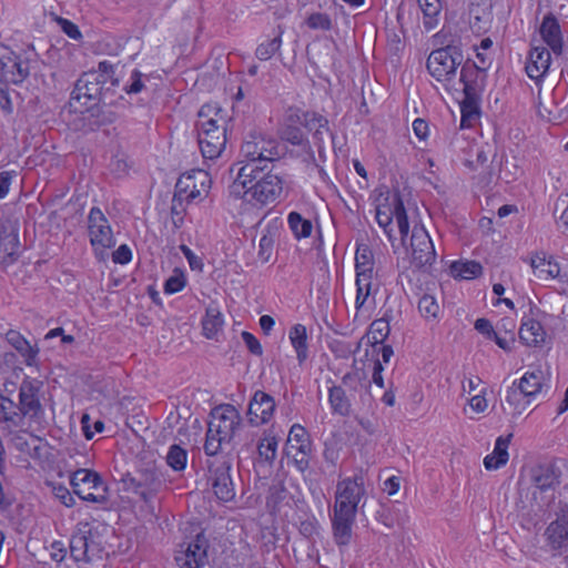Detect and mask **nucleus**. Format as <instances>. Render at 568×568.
Instances as JSON below:
<instances>
[{
    "instance_id": "1",
    "label": "nucleus",
    "mask_w": 568,
    "mask_h": 568,
    "mask_svg": "<svg viewBox=\"0 0 568 568\" xmlns=\"http://www.w3.org/2000/svg\"><path fill=\"white\" fill-rule=\"evenodd\" d=\"M375 220L393 247L397 241L394 230V220L396 221L400 242L410 258V266L424 270L435 263L436 251L426 229L415 225L409 234L408 215L399 194L387 195L378 202L375 209Z\"/></svg>"
},
{
    "instance_id": "2",
    "label": "nucleus",
    "mask_w": 568,
    "mask_h": 568,
    "mask_svg": "<svg viewBox=\"0 0 568 568\" xmlns=\"http://www.w3.org/2000/svg\"><path fill=\"white\" fill-rule=\"evenodd\" d=\"M286 181L272 165L242 164L231 186V193L244 202L265 207L281 200Z\"/></svg>"
},
{
    "instance_id": "3",
    "label": "nucleus",
    "mask_w": 568,
    "mask_h": 568,
    "mask_svg": "<svg viewBox=\"0 0 568 568\" xmlns=\"http://www.w3.org/2000/svg\"><path fill=\"white\" fill-rule=\"evenodd\" d=\"M365 494L362 475L346 477L337 483L332 516L333 538L337 546H347L351 542L358 505Z\"/></svg>"
},
{
    "instance_id": "4",
    "label": "nucleus",
    "mask_w": 568,
    "mask_h": 568,
    "mask_svg": "<svg viewBox=\"0 0 568 568\" xmlns=\"http://www.w3.org/2000/svg\"><path fill=\"white\" fill-rule=\"evenodd\" d=\"M550 388V373L541 364L531 365L520 378L513 381L505 400L514 416L521 415L540 395Z\"/></svg>"
},
{
    "instance_id": "5",
    "label": "nucleus",
    "mask_w": 568,
    "mask_h": 568,
    "mask_svg": "<svg viewBox=\"0 0 568 568\" xmlns=\"http://www.w3.org/2000/svg\"><path fill=\"white\" fill-rule=\"evenodd\" d=\"M226 114L216 103H205L199 111V145L205 159H217L226 145Z\"/></svg>"
},
{
    "instance_id": "6",
    "label": "nucleus",
    "mask_w": 568,
    "mask_h": 568,
    "mask_svg": "<svg viewBox=\"0 0 568 568\" xmlns=\"http://www.w3.org/2000/svg\"><path fill=\"white\" fill-rule=\"evenodd\" d=\"M326 123L323 115L315 111L304 110L300 106H287L280 121L281 138L293 145H301L307 133Z\"/></svg>"
},
{
    "instance_id": "7",
    "label": "nucleus",
    "mask_w": 568,
    "mask_h": 568,
    "mask_svg": "<svg viewBox=\"0 0 568 568\" xmlns=\"http://www.w3.org/2000/svg\"><path fill=\"white\" fill-rule=\"evenodd\" d=\"M105 84L106 61H100L99 71H88L79 78L72 91V99L80 102L85 111L91 112L104 101Z\"/></svg>"
},
{
    "instance_id": "8",
    "label": "nucleus",
    "mask_w": 568,
    "mask_h": 568,
    "mask_svg": "<svg viewBox=\"0 0 568 568\" xmlns=\"http://www.w3.org/2000/svg\"><path fill=\"white\" fill-rule=\"evenodd\" d=\"M462 62V52L456 47L447 45L430 52L426 61V68L432 78L439 82L448 93Z\"/></svg>"
},
{
    "instance_id": "9",
    "label": "nucleus",
    "mask_w": 568,
    "mask_h": 568,
    "mask_svg": "<svg viewBox=\"0 0 568 568\" xmlns=\"http://www.w3.org/2000/svg\"><path fill=\"white\" fill-rule=\"evenodd\" d=\"M245 159L243 164L253 163L257 166L272 165L281 158L280 143L262 134H251L241 146Z\"/></svg>"
},
{
    "instance_id": "10",
    "label": "nucleus",
    "mask_w": 568,
    "mask_h": 568,
    "mask_svg": "<svg viewBox=\"0 0 568 568\" xmlns=\"http://www.w3.org/2000/svg\"><path fill=\"white\" fill-rule=\"evenodd\" d=\"M529 265L538 280L568 285V261L562 263L546 251H536L530 254Z\"/></svg>"
},
{
    "instance_id": "11",
    "label": "nucleus",
    "mask_w": 568,
    "mask_h": 568,
    "mask_svg": "<svg viewBox=\"0 0 568 568\" xmlns=\"http://www.w3.org/2000/svg\"><path fill=\"white\" fill-rule=\"evenodd\" d=\"M42 388L43 382L38 378L27 376L22 379L19 388V405H17V410L20 414V423L23 417L38 419L42 416Z\"/></svg>"
},
{
    "instance_id": "12",
    "label": "nucleus",
    "mask_w": 568,
    "mask_h": 568,
    "mask_svg": "<svg viewBox=\"0 0 568 568\" xmlns=\"http://www.w3.org/2000/svg\"><path fill=\"white\" fill-rule=\"evenodd\" d=\"M390 316L386 313L379 317L374 320L366 333L368 347L366 348V356L374 357L375 355H381L385 363H389L392 356L394 355L393 347L388 344H385L386 338L390 333Z\"/></svg>"
},
{
    "instance_id": "13",
    "label": "nucleus",
    "mask_w": 568,
    "mask_h": 568,
    "mask_svg": "<svg viewBox=\"0 0 568 568\" xmlns=\"http://www.w3.org/2000/svg\"><path fill=\"white\" fill-rule=\"evenodd\" d=\"M545 313L538 307H530L524 313L518 331L519 341L528 347H541L547 338L544 325Z\"/></svg>"
},
{
    "instance_id": "14",
    "label": "nucleus",
    "mask_w": 568,
    "mask_h": 568,
    "mask_svg": "<svg viewBox=\"0 0 568 568\" xmlns=\"http://www.w3.org/2000/svg\"><path fill=\"white\" fill-rule=\"evenodd\" d=\"M70 485L73 493L84 501L101 503L104 497L97 495L102 485V477L99 473L88 468H79L70 473Z\"/></svg>"
},
{
    "instance_id": "15",
    "label": "nucleus",
    "mask_w": 568,
    "mask_h": 568,
    "mask_svg": "<svg viewBox=\"0 0 568 568\" xmlns=\"http://www.w3.org/2000/svg\"><path fill=\"white\" fill-rule=\"evenodd\" d=\"M212 184L209 172L204 170H192L183 173L176 182V192L185 201L192 202L206 196Z\"/></svg>"
},
{
    "instance_id": "16",
    "label": "nucleus",
    "mask_w": 568,
    "mask_h": 568,
    "mask_svg": "<svg viewBox=\"0 0 568 568\" xmlns=\"http://www.w3.org/2000/svg\"><path fill=\"white\" fill-rule=\"evenodd\" d=\"M286 453L300 469L308 465L312 453V440L307 429L301 424H293L290 428Z\"/></svg>"
},
{
    "instance_id": "17",
    "label": "nucleus",
    "mask_w": 568,
    "mask_h": 568,
    "mask_svg": "<svg viewBox=\"0 0 568 568\" xmlns=\"http://www.w3.org/2000/svg\"><path fill=\"white\" fill-rule=\"evenodd\" d=\"M209 542L203 532H199L176 551L175 561L180 568H201L207 560Z\"/></svg>"
},
{
    "instance_id": "18",
    "label": "nucleus",
    "mask_w": 568,
    "mask_h": 568,
    "mask_svg": "<svg viewBox=\"0 0 568 568\" xmlns=\"http://www.w3.org/2000/svg\"><path fill=\"white\" fill-rule=\"evenodd\" d=\"M241 424V416L237 409L231 404L215 407L211 413L209 426L211 432H216L223 439H232L235 430Z\"/></svg>"
},
{
    "instance_id": "19",
    "label": "nucleus",
    "mask_w": 568,
    "mask_h": 568,
    "mask_svg": "<svg viewBox=\"0 0 568 568\" xmlns=\"http://www.w3.org/2000/svg\"><path fill=\"white\" fill-rule=\"evenodd\" d=\"M484 72L485 71L478 68L475 62H462L460 70L459 72L457 71V75L454 77L448 94L453 97L464 95L470 98L475 94L478 88V80L483 77Z\"/></svg>"
},
{
    "instance_id": "20",
    "label": "nucleus",
    "mask_w": 568,
    "mask_h": 568,
    "mask_svg": "<svg viewBox=\"0 0 568 568\" xmlns=\"http://www.w3.org/2000/svg\"><path fill=\"white\" fill-rule=\"evenodd\" d=\"M88 234L99 261L106 260V217L99 207H92L88 216Z\"/></svg>"
},
{
    "instance_id": "21",
    "label": "nucleus",
    "mask_w": 568,
    "mask_h": 568,
    "mask_svg": "<svg viewBox=\"0 0 568 568\" xmlns=\"http://www.w3.org/2000/svg\"><path fill=\"white\" fill-rule=\"evenodd\" d=\"M28 75V63L19 54L8 51L0 57V84H20Z\"/></svg>"
},
{
    "instance_id": "22",
    "label": "nucleus",
    "mask_w": 568,
    "mask_h": 568,
    "mask_svg": "<svg viewBox=\"0 0 568 568\" xmlns=\"http://www.w3.org/2000/svg\"><path fill=\"white\" fill-rule=\"evenodd\" d=\"M275 409V399L263 390H256L248 404V422L253 426L267 424L273 419Z\"/></svg>"
},
{
    "instance_id": "23",
    "label": "nucleus",
    "mask_w": 568,
    "mask_h": 568,
    "mask_svg": "<svg viewBox=\"0 0 568 568\" xmlns=\"http://www.w3.org/2000/svg\"><path fill=\"white\" fill-rule=\"evenodd\" d=\"M375 274H355V318L375 305V295L378 292V284L374 282Z\"/></svg>"
},
{
    "instance_id": "24",
    "label": "nucleus",
    "mask_w": 568,
    "mask_h": 568,
    "mask_svg": "<svg viewBox=\"0 0 568 568\" xmlns=\"http://www.w3.org/2000/svg\"><path fill=\"white\" fill-rule=\"evenodd\" d=\"M510 327L505 328L504 332L496 331L491 322L485 317L475 321V329L483 335L487 341H493L496 345L505 352H510L515 343V324L509 322Z\"/></svg>"
},
{
    "instance_id": "25",
    "label": "nucleus",
    "mask_w": 568,
    "mask_h": 568,
    "mask_svg": "<svg viewBox=\"0 0 568 568\" xmlns=\"http://www.w3.org/2000/svg\"><path fill=\"white\" fill-rule=\"evenodd\" d=\"M551 63V54L545 47H532L528 53L525 70L532 81L536 83L544 80L549 71Z\"/></svg>"
},
{
    "instance_id": "26",
    "label": "nucleus",
    "mask_w": 568,
    "mask_h": 568,
    "mask_svg": "<svg viewBox=\"0 0 568 568\" xmlns=\"http://www.w3.org/2000/svg\"><path fill=\"white\" fill-rule=\"evenodd\" d=\"M225 324L224 315L217 303H210L201 318L202 334L207 339H214L223 331Z\"/></svg>"
},
{
    "instance_id": "27",
    "label": "nucleus",
    "mask_w": 568,
    "mask_h": 568,
    "mask_svg": "<svg viewBox=\"0 0 568 568\" xmlns=\"http://www.w3.org/2000/svg\"><path fill=\"white\" fill-rule=\"evenodd\" d=\"M513 438V434L506 436H499L495 440L494 449L490 454L484 458V467L488 471L498 470L506 466L509 460V446Z\"/></svg>"
},
{
    "instance_id": "28",
    "label": "nucleus",
    "mask_w": 568,
    "mask_h": 568,
    "mask_svg": "<svg viewBox=\"0 0 568 568\" xmlns=\"http://www.w3.org/2000/svg\"><path fill=\"white\" fill-rule=\"evenodd\" d=\"M288 341L300 365H303L310 355V336L306 325L293 324L288 329Z\"/></svg>"
},
{
    "instance_id": "29",
    "label": "nucleus",
    "mask_w": 568,
    "mask_h": 568,
    "mask_svg": "<svg viewBox=\"0 0 568 568\" xmlns=\"http://www.w3.org/2000/svg\"><path fill=\"white\" fill-rule=\"evenodd\" d=\"M544 42L551 49L555 54L562 52V33L559 22L552 14L544 17L539 29Z\"/></svg>"
},
{
    "instance_id": "30",
    "label": "nucleus",
    "mask_w": 568,
    "mask_h": 568,
    "mask_svg": "<svg viewBox=\"0 0 568 568\" xmlns=\"http://www.w3.org/2000/svg\"><path fill=\"white\" fill-rule=\"evenodd\" d=\"M7 342L20 354L27 366L37 365L39 348L17 329H9L6 333Z\"/></svg>"
},
{
    "instance_id": "31",
    "label": "nucleus",
    "mask_w": 568,
    "mask_h": 568,
    "mask_svg": "<svg viewBox=\"0 0 568 568\" xmlns=\"http://www.w3.org/2000/svg\"><path fill=\"white\" fill-rule=\"evenodd\" d=\"M327 402L331 413L342 417H347L352 413V400L346 390L341 385L327 387Z\"/></svg>"
},
{
    "instance_id": "32",
    "label": "nucleus",
    "mask_w": 568,
    "mask_h": 568,
    "mask_svg": "<svg viewBox=\"0 0 568 568\" xmlns=\"http://www.w3.org/2000/svg\"><path fill=\"white\" fill-rule=\"evenodd\" d=\"M278 219H274L266 226V232L262 234L258 242L257 258L262 263H267L273 256L276 241V231L281 225Z\"/></svg>"
},
{
    "instance_id": "33",
    "label": "nucleus",
    "mask_w": 568,
    "mask_h": 568,
    "mask_svg": "<svg viewBox=\"0 0 568 568\" xmlns=\"http://www.w3.org/2000/svg\"><path fill=\"white\" fill-rule=\"evenodd\" d=\"M449 274L455 280L471 281L483 274V265L474 260L454 261L449 265Z\"/></svg>"
},
{
    "instance_id": "34",
    "label": "nucleus",
    "mask_w": 568,
    "mask_h": 568,
    "mask_svg": "<svg viewBox=\"0 0 568 568\" xmlns=\"http://www.w3.org/2000/svg\"><path fill=\"white\" fill-rule=\"evenodd\" d=\"M355 274H375V256L372 247L364 242H356Z\"/></svg>"
},
{
    "instance_id": "35",
    "label": "nucleus",
    "mask_w": 568,
    "mask_h": 568,
    "mask_svg": "<svg viewBox=\"0 0 568 568\" xmlns=\"http://www.w3.org/2000/svg\"><path fill=\"white\" fill-rule=\"evenodd\" d=\"M546 537L552 549H560L568 540V517L562 516L551 521L546 529Z\"/></svg>"
},
{
    "instance_id": "36",
    "label": "nucleus",
    "mask_w": 568,
    "mask_h": 568,
    "mask_svg": "<svg viewBox=\"0 0 568 568\" xmlns=\"http://www.w3.org/2000/svg\"><path fill=\"white\" fill-rule=\"evenodd\" d=\"M277 448L278 438L275 433L265 430L257 442L258 458L266 464H272L277 456Z\"/></svg>"
},
{
    "instance_id": "37",
    "label": "nucleus",
    "mask_w": 568,
    "mask_h": 568,
    "mask_svg": "<svg viewBox=\"0 0 568 568\" xmlns=\"http://www.w3.org/2000/svg\"><path fill=\"white\" fill-rule=\"evenodd\" d=\"M287 225L297 241L311 237L313 233V223L311 220L305 219L301 213L291 211L287 214Z\"/></svg>"
},
{
    "instance_id": "38",
    "label": "nucleus",
    "mask_w": 568,
    "mask_h": 568,
    "mask_svg": "<svg viewBox=\"0 0 568 568\" xmlns=\"http://www.w3.org/2000/svg\"><path fill=\"white\" fill-rule=\"evenodd\" d=\"M423 12V24L426 31L435 29L439 23L442 0H417Z\"/></svg>"
},
{
    "instance_id": "39",
    "label": "nucleus",
    "mask_w": 568,
    "mask_h": 568,
    "mask_svg": "<svg viewBox=\"0 0 568 568\" xmlns=\"http://www.w3.org/2000/svg\"><path fill=\"white\" fill-rule=\"evenodd\" d=\"M420 316L428 323H438L442 318V307L432 294H424L417 304Z\"/></svg>"
},
{
    "instance_id": "40",
    "label": "nucleus",
    "mask_w": 568,
    "mask_h": 568,
    "mask_svg": "<svg viewBox=\"0 0 568 568\" xmlns=\"http://www.w3.org/2000/svg\"><path fill=\"white\" fill-rule=\"evenodd\" d=\"M212 489L216 498L224 503L232 500L235 496L232 478L227 471L215 474Z\"/></svg>"
},
{
    "instance_id": "41",
    "label": "nucleus",
    "mask_w": 568,
    "mask_h": 568,
    "mask_svg": "<svg viewBox=\"0 0 568 568\" xmlns=\"http://www.w3.org/2000/svg\"><path fill=\"white\" fill-rule=\"evenodd\" d=\"M187 450L178 444L169 447L165 460L168 466L174 471H184L187 465Z\"/></svg>"
},
{
    "instance_id": "42",
    "label": "nucleus",
    "mask_w": 568,
    "mask_h": 568,
    "mask_svg": "<svg viewBox=\"0 0 568 568\" xmlns=\"http://www.w3.org/2000/svg\"><path fill=\"white\" fill-rule=\"evenodd\" d=\"M283 30L280 29L277 36L266 42L257 45L255 55L261 61L270 60L282 47Z\"/></svg>"
},
{
    "instance_id": "43",
    "label": "nucleus",
    "mask_w": 568,
    "mask_h": 568,
    "mask_svg": "<svg viewBox=\"0 0 568 568\" xmlns=\"http://www.w3.org/2000/svg\"><path fill=\"white\" fill-rule=\"evenodd\" d=\"M0 423L20 424V414L17 410V404L2 394H0Z\"/></svg>"
},
{
    "instance_id": "44",
    "label": "nucleus",
    "mask_w": 568,
    "mask_h": 568,
    "mask_svg": "<svg viewBox=\"0 0 568 568\" xmlns=\"http://www.w3.org/2000/svg\"><path fill=\"white\" fill-rule=\"evenodd\" d=\"M187 284L185 273L182 270L175 268L173 274L169 276L163 285V292L166 295H173L182 292Z\"/></svg>"
},
{
    "instance_id": "45",
    "label": "nucleus",
    "mask_w": 568,
    "mask_h": 568,
    "mask_svg": "<svg viewBox=\"0 0 568 568\" xmlns=\"http://www.w3.org/2000/svg\"><path fill=\"white\" fill-rule=\"evenodd\" d=\"M305 24L311 30L329 31L333 28L331 16L324 12L310 13L305 20Z\"/></svg>"
},
{
    "instance_id": "46",
    "label": "nucleus",
    "mask_w": 568,
    "mask_h": 568,
    "mask_svg": "<svg viewBox=\"0 0 568 568\" xmlns=\"http://www.w3.org/2000/svg\"><path fill=\"white\" fill-rule=\"evenodd\" d=\"M109 171L116 179L128 175L130 171V164L128 163L125 153L118 152L112 156L111 161L109 162Z\"/></svg>"
},
{
    "instance_id": "47",
    "label": "nucleus",
    "mask_w": 568,
    "mask_h": 568,
    "mask_svg": "<svg viewBox=\"0 0 568 568\" xmlns=\"http://www.w3.org/2000/svg\"><path fill=\"white\" fill-rule=\"evenodd\" d=\"M230 439H223L216 432H211V427H207L206 438L204 443V452L207 456L217 455L224 443H229Z\"/></svg>"
},
{
    "instance_id": "48",
    "label": "nucleus",
    "mask_w": 568,
    "mask_h": 568,
    "mask_svg": "<svg viewBox=\"0 0 568 568\" xmlns=\"http://www.w3.org/2000/svg\"><path fill=\"white\" fill-rule=\"evenodd\" d=\"M469 151L475 154L476 159H466L465 165L470 170H476L480 166H485L488 162L487 152L485 151L483 145L477 143L469 145Z\"/></svg>"
},
{
    "instance_id": "49",
    "label": "nucleus",
    "mask_w": 568,
    "mask_h": 568,
    "mask_svg": "<svg viewBox=\"0 0 568 568\" xmlns=\"http://www.w3.org/2000/svg\"><path fill=\"white\" fill-rule=\"evenodd\" d=\"M51 487L52 494L54 497L65 507H73L75 505V499L73 495L70 493L68 487L62 484L49 483Z\"/></svg>"
},
{
    "instance_id": "50",
    "label": "nucleus",
    "mask_w": 568,
    "mask_h": 568,
    "mask_svg": "<svg viewBox=\"0 0 568 568\" xmlns=\"http://www.w3.org/2000/svg\"><path fill=\"white\" fill-rule=\"evenodd\" d=\"M372 381L377 387L384 388L385 383L383 372L386 363L383 361L381 355H375L372 357Z\"/></svg>"
},
{
    "instance_id": "51",
    "label": "nucleus",
    "mask_w": 568,
    "mask_h": 568,
    "mask_svg": "<svg viewBox=\"0 0 568 568\" xmlns=\"http://www.w3.org/2000/svg\"><path fill=\"white\" fill-rule=\"evenodd\" d=\"M133 252L128 244H121L112 252V262L120 265H128L132 262Z\"/></svg>"
},
{
    "instance_id": "52",
    "label": "nucleus",
    "mask_w": 568,
    "mask_h": 568,
    "mask_svg": "<svg viewBox=\"0 0 568 568\" xmlns=\"http://www.w3.org/2000/svg\"><path fill=\"white\" fill-rule=\"evenodd\" d=\"M58 23L61 27V30L73 40H80L82 38V33L79 27L69 19L59 18Z\"/></svg>"
},
{
    "instance_id": "53",
    "label": "nucleus",
    "mask_w": 568,
    "mask_h": 568,
    "mask_svg": "<svg viewBox=\"0 0 568 568\" xmlns=\"http://www.w3.org/2000/svg\"><path fill=\"white\" fill-rule=\"evenodd\" d=\"M535 483L540 490H547L549 488L555 487V485L557 484V478L554 471L547 469L545 473L536 476Z\"/></svg>"
},
{
    "instance_id": "54",
    "label": "nucleus",
    "mask_w": 568,
    "mask_h": 568,
    "mask_svg": "<svg viewBox=\"0 0 568 568\" xmlns=\"http://www.w3.org/2000/svg\"><path fill=\"white\" fill-rule=\"evenodd\" d=\"M486 392H487L486 388H481L479 394L474 395L469 399V406H470L471 410L475 412L476 414L484 413L488 407V402L486 399Z\"/></svg>"
},
{
    "instance_id": "55",
    "label": "nucleus",
    "mask_w": 568,
    "mask_h": 568,
    "mask_svg": "<svg viewBox=\"0 0 568 568\" xmlns=\"http://www.w3.org/2000/svg\"><path fill=\"white\" fill-rule=\"evenodd\" d=\"M242 339L245 343L247 349L252 354L257 355V356H261L263 354V347L254 334L244 331L242 333Z\"/></svg>"
},
{
    "instance_id": "56",
    "label": "nucleus",
    "mask_w": 568,
    "mask_h": 568,
    "mask_svg": "<svg viewBox=\"0 0 568 568\" xmlns=\"http://www.w3.org/2000/svg\"><path fill=\"white\" fill-rule=\"evenodd\" d=\"M131 82L124 87V91L128 94L139 93L144 88V83L142 81V73L134 69L131 73L130 78Z\"/></svg>"
},
{
    "instance_id": "57",
    "label": "nucleus",
    "mask_w": 568,
    "mask_h": 568,
    "mask_svg": "<svg viewBox=\"0 0 568 568\" xmlns=\"http://www.w3.org/2000/svg\"><path fill=\"white\" fill-rule=\"evenodd\" d=\"M14 176V171L0 172V200L7 197V195L9 194Z\"/></svg>"
},
{
    "instance_id": "58",
    "label": "nucleus",
    "mask_w": 568,
    "mask_h": 568,
    "mask_svg": "<svg viewBox=\"0 0 568 568\" xmlns=\"http://www.w3.org/2000/svg\"><path fill=\"white\" fill-rule=\"evenodd\" d=\"M89 423H90V417H89V415L84 414L81 418V424H82L83 434L87 439L93 438L95 433H101L104 429V423L102 420H97L94 423V430H91Z\"/></svg>"
},
{
    "instance_id": "59",
    "label": "nucleus",
    "mask_w": 568,
    "mask_h": 568,
    "mask_svg": "<svg viewBox=\"0 0 568 568\" xmlns=\"http://www.w3.org/2000/svg\"><path fill=\"white\" fill-rule=\"evenodd\" d=\"M413 131L419 141H426L429 136V124L426 120L417 118L413 121Z\"/></svg>"
},
{
    "instance_id": "60",
    "label": "nucleus",
    "mask_w": 568,
    "mask_h": 568,
    "mask_svg": "<svg viewBox=\"0 0 568 568\" xmlns=\"http://www.w3.org/2000/svg\"><path fill=\"white\" fill-rule=\"evenodd\" d=\"M68 555V550L62 541H53L50 548L51 559L58 564L62 562Z\"/></svg>"
},
{
    "instance_id": "61",
    "label": "nucleus",
    "mask_w": 568,
    "mask_h": 568,
    "mask_svg": "<svg viewBox=\"0 0 568 568\" xmlns=\"http://www.w3.org/2000/svg\"><path fill=\"white\" fill-rule=\"evenodd\" d=\"M9 84H0V106L7 112L12 111V102L8 89Z\"/></svg>"
},
{
    "instance_id": "62",
    "label": "nucleus",
    "mask_w": 568,
    "mask_h": 568,
    "mask_svg": "<svg viewBox=\"0 0 568 568\" xmlns=\"http://www.w3.org/2000/svg\"><path fill=\"white\" fill-rule=\"evenodd\" d=\"M400 488V478L398 476H390L384 481V490L389 495H396Z\"/></svg>"
},
{
    "instance_id": "63",
    "label": "nucleus",
    "mask_w": 568,
    "mask_h": 568,
    "mask_svg": "<svg viewBox=\"0 0 568 568\" xmlns=\"http://www.w3.org/2000/svg\"><path fill=\"white\" fill-rule=\"evenodd\" d=\"M260 327L265 335H270L275 326V320L271 315H262L258 320Z\"/></svg>"
},
{
    "instance_id": "64",
    "label": "nucleus",
    "mask_w": 568,
    "mask_h": 568,
    "mask_svg": "<svg viewBox=\"0 0 568 568\" xmlns=\"http://www.w3.org/2000/svg\"><path fill=\"white\" fill-rule=\"evenodd\" d=\"M557 226L561 231V233L568 235V202L557 220Z\"/></svg>"
}]
</instances>
